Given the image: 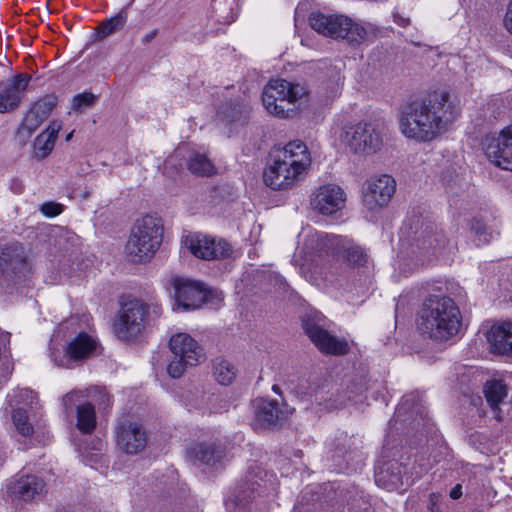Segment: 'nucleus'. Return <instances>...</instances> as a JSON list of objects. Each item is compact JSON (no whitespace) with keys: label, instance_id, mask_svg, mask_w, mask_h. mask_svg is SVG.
I'll use <instances>...</instances> for the list:
<instances>
[{"label":"nucleus","instance_id":"obj_1","mask_svg":"<svg viewBox=\"0 0 512 512\" xmlns=\"http://www.w3.org/2000/svg\"><path fill=\"white\" fill-rule=\"evenodd\" d=\"M459 113L446 92H435L428 99L403 106L399 113V130L417 143L435 140L446 133Z\"/></svg>","mask_w":512,"mask_h":512},{"label":"nucleus","instance_id":"obj_2","mask_svg":"<svg viewBox=\"0 0 512 512\" xmlns=\"http://www.w3.org/2000/svg\"><path fill=\"white\" fill-rule=\"evenodd\" d=\"M461 320V312L452 298L432 295L419 310L418 329L430 339L444 342L458 334Z\"/></svg>","mask_w":512,"mask_h":512},{"label":"nucleus","instance_id":"obj_3","mask_svg":"<svg viewBox=\"0 0 512 512\" xmlns=\"http://www.w3.org/2000/svg\"><path fill=\"white\" fill-rule=\"evenodd\" d=\"M162 238L163 225L160 218L145 215L137 219L125 245L126 258L135 264L149 262L159 249Z\"/></svg>","mask_w":512,"mask_h":512},{"label":"nucleus","instance_id":"obj_4","mask_svg":"<svg viewBox=\"0 0 512 512\" xmlns=\"http://www.w3.org/2000/svg\"><path fill=\"white\" fill-rule=\"evenodd\" d=\"M307 100V90L300 84L284 79H273L264 87L262 102L265 109L279 118H293L298 115Z\"/></svg>","mask_w":512,"mask_h":512},{"label":"nucleus","instance_id":"obj_5","mask_svg":"<svg viewBox=\"0 0 512 512\" xmlns=\"http://www.w3.org/2000/svg\"><path fill=\"white\" fill-rule=\"evenodd\" d=\"M313 30L331 38H342L351 44H360L369 38L370 31L343 15H326L313 12L309 16Z\"/></svg>","mask_w":512,"mask_h":512},{"label":"nucleus","instance_id":"obj_6","mask_svg":"<svg viewBox=\"0 0 512 512\" xmlns=\"http://www.w3.org/2000/svg\"><path fill=\"white\" fill-rule=\"evenodd\" d=\"M149 306L139 299L122 298L114 322L113 331L123 341L139 337L145 330Z\"/></svg>","mask_w":512,"mask_h":512},{"label":"nucleus","instance_id":"obj_7","mask_svg":"<svg viewBox=\"0 0 512 512\" xmlns=\"http://www.w3.org/2000/svg\"><path fill=\"white\" fill-rule=\"evenodd\" d=\"M340 141L356 155L375 154L383 145V137L378 126L366 121L345 125L340 133Z\"/></svg>","mask_w":512,"mask_h":512},{"label":"nucleus","instance_id":"obj_8","mask_svg":"<svg viewBox=\"0 0 512 512\" xmlns=\"http://www.w3.org/2000/svg\"><path fill=\"white\" fill-rule=\"evenodd\" d=\"M169 347L174 355L167 367L172 378H180L187 367L197 366L206 356L204 349L187 333H177L170 338Z\"/></svg>","mask_w":512,"mask_h":512},{"label":"nucleus","instance_id":"obj_9","mask_svg":"<svg viewBox=\"0 0 512 512\" xmlns=\"http://www.w3.org/2000/svg\"><path fill=\"white\" fill-rule=\"evenodd\" d=\"M305 334L324 354L344 355L349 351L345 340H340L325 329V318L317 312L307 314L302 320Z\"/></svg>","mask_w":512,"mask_h":512},{"label":"nucleus","instance_id":"obj_10","mask_svg":"<svg viewBox=\"0 0 512 512\" xmlns=\"http://www.w3.org/2000/svg\"><path fill=\"white\" fill-rule=\"evenodd\" d=\"M172 285L174 288L175 304L183 311L198 309L214 298L220 300L217 292L209 290L203 283L198 281L175 277L172 279Z\"/></svg>","mask_w":512,"mask_h":512},{"label":"nucleus","instance_id":"obj_11","mask_svg":"<svg viewBox=\"0 0 512 512\" xmlns=\"http://www.w3.org/2000/svg\"><path fill=\"white\" fill-rule=\"evenodd\" d=\"M182 244L195 257L203 260H220L231 256L232 246L224 239L202 234L191 233L185 236Z\"/></svg>","mask_w":512,"mask_h":512},{"label":"nucleus","instance_id":"obj_12","mask_svg":"<svg viewBox=\"0 0 512 512\" xmlns=\"http://www.w3.org/2000/svg\"><path fill=\"white\" fill-rule=\"evenodd\" d=\"M483 146L491 163L503 170L512 171V123L498 134L487 136Z\"/></svg>","mask_w":512,"mask_h":512},{"label":"nucleus","instance_id":"obj_13","mask_svg":"<svg viewBox=\"0 0 512 512\" xmlns=\"http://www.w3.org/2000/svg\"><path fill=\"white\" fill-rule=\"evenodd\" d=\"M396 182L389 175L369 178L362 191V203L369 210H376L388 204L395 193Z\"/></svg>","mask_w":512,"mask_h":512},{"label":"nucleus","instance_id":"obj_14","mask_svg":"<svg viewBox=\"0 0 512 512\" xmlns=\"http://www.w3.org/2000/svg\"><path fill=\"white\" fill-rule=\"evenodd\" d=\"M297 393L307 397L311 402L319 406H324L327 410L338 408L345 404L346 400L352 401L354 397L348 395L346 398L332 391V385L329 382L318 384L302 379L297 387Z\"/></svg>","mask_w":512,"mask_h":512},{"label":"nucleus","instance_id":"obj_15","mask_svg":"<svg viewBox=\"0 0 512 512\" xmlns=\"http://www.w3.org/2000/svg\"><path fill=\"white\" fill-rule=\"evenodd\" d=\"M303 172L294 166H289L285 159H280L274 153L273 162L264 172V182L274 190L288 189L300 181Z\"/></svg>","mask_w":512,"mask_h":512},{"label":"nucleus","instance_id":"obj_16","mask_svg":"<svg viewBox=\"0 0 512 512\" xmlns=\"http://www.w3.org/2000/svg\"><path fill=\"white\" fill-rule=\"evenodd\" d=\"M311 241L316 243L317 251L319 253L325 252L326 254H338L340 253V247H342L344 257L350 264L362 266L367 261V255L363 248L356 245L346 246L343 239L339 236L316 234L313 236Z\"/></svg>","mask_w":512,"mask_h":512},{"label":"nucleus","instance_id":"obj_17","mask_svg":"<svg viewBox=\"0 0 512 512\" xmlns=\"http://www.w3.org/2000/svg\"><path fill=\"white\" fill-rule=\"evenodd\" d=\"M97 348V341L85 332H80L65 347V354L54 362L60 367L71 368L74 363L82 362L92 357Z\"/></svg>","mask_w":512,"mask_h":512},{"label":"nucleus","instance_id":"obj_18","mask_svg":"<svg viewBox=\"0 0 512 512\" xmlns=\"http://www.w3.org/2000/svg\"><path fill=\"white\" fill-rule=\"evenodd\" d=\"M29 81L28 74L20 73L0 82V113L10 112L19 107Z\"/></svg>","mask_w":512,"mask_h":512},{"label":"nucleus","instance_id":"obj_19","mask_svg":"<svg viewBox=\"0 0 512 512\" xmlns=\"http://www.w3.org/2000/svg\"><path fill=\"white\" fill-rule=\"evenodd\" d=\"M346 201L344 190L335 185L328 184L317 189L311 199V205L323 215H331L341 210Z\"/></svg>","mask_w":512,"mask_h":512},{"label":"nucleus","instance_id":"obj_20","mask_svg":"<svg viewBox=\"0 0 512 512\" xmlns=\"http://www.w3.org/2000/svg\"><path fill=\"white\" fill-rule=\"evenodd\" d=\"M6 491L13 501H32L43 495L45 483L36 475H22L10 481Z\"/></svg>","mask_w":512,"mask_h":512},{"label":"nucleus","instance_id":"obj_21","mask_svg":"<svg viewBox=\"0 0 512 512\" xmlns=\"http://www.w3.org/2000/svg\"><path fill=\"white\" fill-rule=\"evenodd\" d=\"M57 102L58 98L55 94L44 95L35 101L26 112L21 123V129L31 135L50 116L57 106Z\"/></svg>","mask_w":512,"mask_h":512},{"label":"nucleus","instance_id":"obj_22","mask_svg":"<svg viewBox=\"0 0 512 512\" xmlns=\"http://www.w3.org/2000/svg\"><path fill=\"white\" fill-rule=\"evenodd\" d=\"M413 244L417 249L424 253H433L440 255L444 251L447 239L442 231H437L431 223H421L420 228L414 232Z\"/></svg>","mask_w":512,"mask_h":512},{"label":"nucleus","instance_id":"obj_23","mask_svg":"<svg viewBox=\"0 0 512 512\" xmlns=\"http://www.w3.org/2000/svg\"><path fill=\"white\" fill-rule=\"evenodd\" d=\"M117 444L128 454H137L147 445V434L136 422L121 424L117 428Z\"/></svg>","mask_w":512,"mask_h":512},{"label":"nucleus","instance_id":"obj_24","mask_svg":"<svg viewBox=\"0 0 512 512\" xmlns=\"http://www.w3.org/2000/svg\"><path fill=\"white\" fill-rule=\"evenodd\" d=\"M491 352L512 358V323L493 325L487 333Z\"/></svg>","mask_w":512,"mask_h":512},{"label":"nucleus","instance_id":"obj_25","mask_svg":"<svg viewBox=\"0 0 512 512\" xmlns=\"http://www.w3.org/2000/svg\"><path fill=\"white\" fill-rule=\"evenodd\" d=\"M280 159H285L289 166H294L305 172L311 165V155L306 144L300 140L291 141L283 148L275 151Z\"/></svg>","mask_w":512,"mask_h":512},{"label":"nucleus","instance_id":"obj_26","mask_svg":"<svg viewBox=\"0 0 512 512\" xmlns=\"http://www.w3.org/2000/svg\"><path fill=\"white\" fill-rule=\"evenodd\" d=\"M255 418L263 427H275L286 419L283 409L276 400L257 399L255 401Z\"/></svg>","mask_w":512,"mask_h":512},{"label":"nucleus","instance_id":"obj_27","mask_svg":"<svg viewBox=\"0 0 512 512\" xmlns=\"http://www.w3.org/2000/svg\"><path fill=\"white\" fill-rule=\"evenodd\" d=\"M62 128V121L55 119L39 134L34 141V154L38 159L46 158L55 146L58 133Z\"/></svg>","mask_w":512,"mask_h":512},{"label":"nucleus","instance_id":"obj_28","mask_svg":"<svg viewBox=\"0 0 512 512\" xmlns=\"http://www.w3.org/2000/svg\"><path fill=\"white\" fill-rule=\"evenodd\" d=\"M188 456L201 464L213 466L224 456V449L214 442L198 443L187 450Z\"/></svg>","mask_w":512,"mask_h":512},{"label":"nucleus","instance_id":"obj_29","mask_svg":"<svg viewBox=\"0 0 512 512\" xmlns=\"http://www.w3.org/2000/svg\"><path fill=\"white\" fill-rule=\"evenodd\" d=\"M403 477L401 464L390 462L375 474V481L378 486L390 491L403 487Z\"/></svg>","mask_w":512,"mask_h":512},{"label":"nucleus","instance_id":"obj_30","mask_svg":"<svg viewBox=\"0 0 512 512\" xmlns=\"http://www.w3.org/2000/svg\"><path fill=\"white\" fill-rule=\"evenodd\" d=\"M25 261L24 248L19 243L8 245L0 250V274L9 268H17Z\"/></svg>","mask_w":512,"mask_h":512},{"label":"nucleus","instance_id":"obj_31","mask_svg":"<svg viewBox=\"0 0 512 512\" xmlns=\"http://www.w3.org/2000/svg\"><path fill=\"white\" fill-rule=\"evenodd\" d=\"M77 428L84 434H90L96 427L94 406L85 402L77 406Z\"/></svg>","mask_w":512,"mask_h":512},{"label":"nucleus","instance_id":"obj_32","mask_svg":"<svg viewBox=\"0 0 512 512\" xmlns=\"http://www.w3.org/2000/svg\"><path fill=\"white\" fill-rule=\"evenodd\" d=\"M189 171L198 176H211L215 173V166L205 154L194 153L188 160Z\"/></svg>","mask_w":512,"mask_h":512},{"label":"nucleus","instance_id":"obj_33","mask_svg":"<svg viewBox=\"0 0 512 512\" xmlns=\"http://www.w3.org/2000/svg\"><path fill=\"white\" fill-rule=\"evenodd\" d=\"M213 375L221 385H230L237 375L235 366L225 359H217L213 365Z\"/></svg>","mask_w":512,"mask_h":512},{"label":"nucleus","instance_id":"obj_34","mask_svg":"<svg viewBox=\"0 0 512 512\" xmlns=\"http://www.w3.org/2000/svg\"><path fill=\"white\" fill-rule=\"evenodd\" d=\"M127 21V12L122 10L115 16L103 21L98 26V34L100 38H106L115 32L121 30Z\"/></svg>","mask_w":512,"mask_h":512},{"label":"nucleus","instance_id":"obj_35","mask_svg":"<svg viewBox=\"0 0 512 512\" xmlns=\"http://www.w3.org/2000/svg\"><path fill=\"white\" fill-rule=\"evenodd\" d=\"M485 397L491 407H497V405L507 395V390L504 384L500 381L494 380L487 382L484 389Z\"/></svg>","mask_w":512,"mask_h":512},{"label":"nucleus","instance_id":"obj_36","mask_svg":"<svg viewBox=\"0 0 512 512\" xmlns=\"http://www.w3.org/2000/svg\"><path fill=\"white\" fill-rule=\"evenodd\" d=\"M12 422L17 432L24 437H29L33 434L34 428L29 422L26 410L17 408L12 410Z\"/></svg>","mask_w":512,"mask_h":512},{"label":"nucleus","instance_id":"obj_37","mask_svg":"<svg viewBox=\"0 0 512 512\" xmlns=\"http://www.w3.org/2000/svg\"><path fill=\"white\" fill-rule=\"evenodd\" d=\"M249 109L248 106L244 103H230L228 107L219 111V115H222L224 119L229 122H236L245 120L246 115L248 114Z\"/></svg>","mask_w":512,"mask_h":512},{"label":"nucleus","instance_id":"obj_38","mask_svg":"<svg viewBox=\"0 0 512 512\" xmlns=\"http://www.w3.org/2000/svg\"><path fill=\"white\" fill-rule=\"evenodd\" d=\"M97 101V96L91 92L76 94L72 99V110L81 113L88 108H92Z\"/></svg>","mask_w":512,"mask_h":512},{"label":"nucleus","instance_id":"obj_39","mask_svg":"<svg viewBox=\"0 0 512 512\" xmlns=\"http://www.w3.org/2000/svg\"><path fill=\"white\" fill-rule=\"evenodd\" d=\"M469 227L472 233L478 237L480 243H488L491 239V233L488 231L485 223L477 218H473L469 222Z\"/></svg>","mask_w":512,"mask_h":512},{"label":"nucleus","instance_id":"obj_40","mask_svg":"<svg viewBox=\"0 0 512 512\" xmlns=\"http://www.w3.org/2000/svg\"><path fill=\"white\" fill-rule=\"evenodd\" d=\"M34 399L33 392L27 388L20 389L19 391L15 392L12 396L9 398V403L11 407H14L16 405H19L21 403H32Z\"/></svg>","mask_w":512,"mask_h":512},{"label":"nucleus","instance_id":"obj_41","mask_svg":"<svg viewBox=\"0 0 512 512\" xmlns=\"http://www.w3.org/2000/svg\"><path fill=\"white\" fill-rule=\"evenodd\" d=\"M40 210L45 216L55 217L62 212L63 206L58 203L47 202L41 206Z\"/></svg>","mask_w":512,"mask_h":512},{"label":"nucleus","instance_id":"obj_42","mask_svg":"<svg viewBox=\"0 0 512 512\" xmlns=\"http://www.w3.org/2000/svg\"><path fill=\"white\" fill-rule=\"evenodd\" d=\"M504 27L506 30L512 34V1L509 3L506 14L504 16Z\"/></svg>","mask_w":512,"mask_h":512},{"label":"nucleus","instance_id":"obj_43","mask_svg":"<svg viewBox=\"0 0 512 512\" xmlns=\"http://www.w3.org/2000/svg\"><path fill=\"white\" fill-rule=\"evenodd\" d=\"M95 391L98 393L99 405L104 407L110 405V396L103 388H96Z\"/></svg>","mask_w":512,"mask_h":512},{"label":"nucleus","instance_id":"obj_44","mask_svg":"<svg viewBox=\"0 0 512 512\" xmlns=\"http://www.w3.org/2000/svg\"><path fill=\"white\" fill-rule=\"evenodd\" d=\"M393 19L394 22L401 27H406L410 24V19L408 17L402 16L398 12L393 13Z\"/></svg>","mask_w":512,"mask_h":512},{"label":"nucleus","instance_id":"obj_45","mask_svg":"<svg viewBox=\"0 0 512 512\" xmlns=\"http://www.w3.org/2000/svg\"><path fill=\"white\" fill-rule=\"evenodd\" d=\"M75 397H77V393H74V392L67 393L63 397V405H64L66 410L71 409Z\"/></svg>","mask_w":512,"mask_h":512},{"label":"nucleus","instance_id":"obj_46","mask_svg":"<svg viewBox=\"0 0 512 512\" xmlns=\"http://www.w3.org/2000/svg\"><path fill=\"white\" fill-rule=\"evenodd\" d=\"M439 499H440L439 494H435V493L430 494L429 501H430V510L432 512H437L438 508L436 506H437V502L439 501Z\"/></svg>","mask_w":512,"mask_h":512},{"label":"nucleus","instance_id":"obj_47","mask_svg":"<svg viewBox=\"0 0 512 512\" xmlns=\"http://www.w3.org/2000/svg\"><path fill=\"white\" fill-rule=\"evenodd\" d=\"M462 496V486L457 484L450 491V497L454 500L459 499Z\"/></svg>","mask_w":512,"mask_h":512},{"label":"nucleus","instance_id":"obj_48","mask_svg":"<svg viewBox=\"0 0 512 512\" xmlns=\"http://www.w3.org/2000/svg\"><path fill=\"white\" fill-rule=\"evenodd\" d=\"M157 32H158V31H157L156 29H155V30L150 31L149 33H147V34L142 38V42H143L144 44H147V43L151 42V41L156 37Z\"/></svg>","mask_w":512,"mask_h":512},{"label":"nucleus","instance_id":"obj_49","mask_svg":"<svg viewBox=\"0 0 512 512\" xmlns=\"http://www.w3.org/2000/svg\"><path fill=\"white\" fill-rule=\"evenodd\" d=\"M412 399V396L411 395H406L403 397L402 399V402L400 404V407L398 409V411H400L401 409H404V406L408 404V402Z\"/></svg>","mask_w":512,"mask_h":512},{"label":"nucleus","instance_id":"obj_50","mask_svg":"<svg viewBox=\"0 0 512 512\" xmlns=\"http://www.w3.org/2000/svg\"><path fill=\"white\" fill-rule=\"evenodd\" d=\"M272 390H273L275 393H279V392H280V388H279V386H278V385H273Z\"/></svg>","mask_w":512,"mask_h":512},{"label":"nucleus","instance_id":"obj_51","mask_svg":"<svg viewBox=\"0 0 512 512\" xmlns=\"http://www.w3.org/2000/svg\"><path fill=\"white\" fill-rule=\"evenodd\" d=\"M72 136H73V131H72V132H70V133L66 136L65 140H66L67 142H68V141H70V140L72 139Z\"/></svg>","mask_w":512,"mask_h":512}]
</instances>
